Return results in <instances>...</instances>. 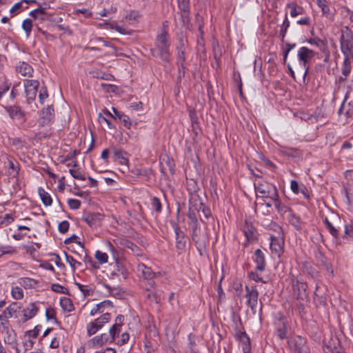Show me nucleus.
Returning a JSON list of instances; mask_svg holds the SVG:
<instances>
[{
	"instance_id": "nucleus-9",
	"label": "nucleus",
	"mask_w": 353,
	"mask_h": 353,
	"mask_svg": "<svg viewBox=\"0 0 353 353\" xmlns=\"http://www.w3.org/2000/svg\"><path fill=\"white\" fill-rule=\"evenodd\" d=\"M15 71L21 77H30L33 72L32 67L25 61H19L15 66Z\"/></svg>"
},
{
	"instance_id": "nucleus-41",
	"label": "nucleus",
	"mask_w": 353,
	"mask_h": 353,
	"mask_svg": "<svg viewBox=\"0 0 353 353\" xmlns=\"http://www.w3.org/2000/svg\"><path fill=\"white\" fill-rule=\"evenodd\" d=\"M177 61L179 63V72H181V68L185 69V51H177Z\"/></svg>"
},
{
	"instance_id": "nucleus-28",
	"label": "nucleus",
	"mask_w": 353,
	"mask_h": 353,
	"mask_svg": "<svg viewBox=\"0 0 353 353\" xmlns=\"http://www.w3.org/2000/svg\"><path fill=\"white\" fill-rule=\"evenodd\" d=\"M60 305L65 312H72L74 310V305L70 299L62 297L60 299Z\"/></svg>"
},
{
	"instance_id": "nucleus-48",
	"label": "nucleus",
	"mask_w": 353,
	"mask_h": 353,
	"mask_svg": "<svg viewBox=\"0 0 353 353\" xmlns=\"http://www.w3.org/2000/svg\"><path fill=\"white\" fill-rule=\"evenodd\" d=\"M282 152L284 155L293 158L299 155V150L292 148H285L283 149Z\"/></svg>"
},
{
	"instance_id": "nucleus-23",
	"label": "nucleus",
	"mask_w": 353,
	"mask_h": 353,
	"mask_svg": "<svg viewBox=\"0 0 353 353\" xmlns=\"http://www.w3.org/2000/svg\"><path fill=\"white\" fill-rule=\"evenodd\" d=\"M192 121V132L194 134L193 137V141L196 142V137L200 135L202 132L201 129L199 126L196 117H194L192 114L190 115Z\"/></svg>"
},
{
	"instance_id": "nucleus-38",
	"label": "nucleus",
	"mask_w": 353,
	"mask_h": 353,
	"mask_svg": "<svg viewBox=\"0 0 353 353\" xmlns=\"http://www.w3.org/2000/svg\"><path fill=\"white\" fill-rule=\"evenodd\" d=\"M190 225L192 228V240L195 242H197L198 241V233H197V231L199 228V221L198 219L197 220H194V221H190Z\"/></svg>"
},
{
	"instance_id": "nucleus-57",
	"label": "nucleus",
	"mask_w": 353,
	"mask_h": 353,
	"mask_svg": "<svg viewBox=\"0 0 353 353\" xmlns=\"http://www.w3.org/2000/svg\"><path fill=\"white\" fill-rule=\"evenodd\" d=\"M185 353H200L199 350L196 348L195 342L190 340V342L185 350Z\"/></svg>"
},
{
	"instance_id": "nucleus-22",
	"label": "nucleus",
	"mask_w": 353,
	"mask_h": 353,
	"mask_svg": "<svg viewBox=\"0 0 353 353\" xmlns=\"http://www.w3.org/2000/svg\"><path fill=\"white\" fill-rule=\"evenodd\" d=\"M19 283L26 289H31L37 286L38 281L33 279L24 277L19 279Z\"/></svg>"
},
{
	"instance_id": "nucleus-7",
	"label": "nucleus",
	"mask_w": 353,
	"mask_h": 353,
	"mask_svg": "<svg viewBox=\"0 0 353 353\" xmlns=\"http://www.w3.org/2000/svg\"><path fill=\"white\" fill-rule=\"evenodd\" d=\"M7 324L8 321L1 322V325L3 326V330L1 331L2 337L6 343L16 350V353H20V350L16 347V335L12 330L9 329L6 326Z\"/></svg>"
},
{
	"instance_id": "nucleus-29",
	"label": "nucleus",
	"mask_w": 353,
	"mask_h": 353,
	"mask_svg": "<svg viewBox=\"0 0 353 353\" xmlns=\"http://www.w3.org/2000/svg\"><path fill=\"white\" fill-rule=\"evenodd\" d=\"M350 59H347L345 57L343 66H342V74H343L344 77H339L340 81H345L346 77L348 76V74L350 72V70H351Z\"/></svg>"
},
{
	"instance_id": "nucleus-39",
	"label": "nucleus",
	"mask_w": 353,
	"mask_h": 353,
	"mask_svg": "<svg viewBox=\"0 0 353 353\" xmlns=\"http://www.w3.org/2000/svg\"><path fill=\"white\" fill-rule=\"evenodd\" d=\"M287 7L291 9L290 14L292 17L303 13V8L300 6L297 7L295 3H290L287 5Z\"/></svg>"
},
{
	"instance_id": "nucleus-61",
	"label": "nucleus",
	"mask_w": 353,
	"mask_h": 353,
	"mask_svg": "<svg viewBox=\"0 0 353 353\" xmlns=\"http://www.w3.org/2000/svg\"><path fill=\"white\" fill-rule=\"evenodd\" d=\"M14 221V218L9 214H6L0 222V226H7Z\"/></svg>"
},
{
	"instance_id": "nucleus-15",
	"label": "nucleus",
	"mask_w": 353,
	"mask_h": 353,
	"mask_svg": "<svg viewBox=\"0 0 353 353\" xmlns=\"http://www.w3.org/2000/svg\"><path fill=\"white\" fill-rule=\"evenodd\" d=\"M237 337L239 339V341L243 344V353H250L251 347L250 341L248 335L245 333V332H239V333H237Z\"/></svg>"
},
{
	"instance_id": "nucleus-51",
	"label": "nucleus",
	"mask_w": 353,
	"mask_h": 353,
	"mask_svg": "<svg viewBox=\"0 0 353 353\" xmlns=\"http://www.w3.org/2000/svg\"><path fill=\"white\" fill-rule=\"evenodd\" d=\"M69 172L72 175V176L75 179H79V180H82V181H85L86 179V176H85V174L81 173V172H80L79 169H77V170L70 169Z\"/></svg>"
},
{
	"instance_id": "nucleus-21",
	"label": "nucleus",
	"mask_w": 353,
	"mask_h": 353,
	"mask_svg": "<svg viewBox=\"0 0 353 353\" xmlns=\"http://www.w3.org/2000/svg\"><path fill=\"white\" fill-rule=\"evenodd\" d=\"M272 184H270L268 183H263L261 182L254 183L255 190L259 192V193L265 195L266 197L270 194V188H272Z\"/></svg>"
},
{
	"instance_id": "nucleus-18",
	"label": "nucleus",
	"mask_w": 353,
	"mask_h": 353,
	"mask_svg": "<svg viewBox=\"0 0 353 353\" xmlns=\"http://www.w3.org/2000/svg\"><path fill=\"white\" fill-rule=\"evenodd\" d=\"M316 259L318 263L321 265L323 266L326 271L330 272L332 275L334 274V270L332 269V264L328 262L327 259L321 252H318L316 255Z\"/></svg>"
},
{
	"instance_id": "nucleus-20",
	"label": "nucleus",
	"mask_w": 353,
	"mask_h": 353,
	"mask_svg": "<svg viewBox=\"0 0 353 353\" xmlns=\"http://www.w3.org/2000/svg\"><path fill=\"white\" fill-rule=\"evenodd\" d=\"M38 307L35 303H30L26 308L23 310V321H26L32 318L37 314Z\"/></svg>"
},
{
	"instance_id": "nucleus-2",
	"label": "nucleus",
	"mask_w": 353,
	"mask_h": 353,
	"mask_svg": "<svg viewBox=\"0 0 353 353\" xmlns=\"http://www.w3.org/2000/svg\"><path fill=\"white\" fill-rule=\"evenodd\" d=\"M25 93L26 97V102L30 105L32 110L34 111L38 105L37 103H32L35 100L37 90L39 87V82L37 80H25L23 82Z\"/></svg>"
},
{
	"instance_id": "nucleus-19",
	"label": "nucleus",
	"mask_w": 353,
	"mask_h": 353,
	"mask_svg": "<svg viewBox=\"0 0 353 353\" xmlns=\"http://www.w3.org/2000/svg\"><path fill=\"white\" fill-rule=\"evenodd\" d=\"M113 153L115 160L119 161L121 165H128V159L126 157L128 153L124 150L113 148Z\"/></svg>"
},
{
	"instance_id": "nucleus-26",
	"label": "nucleus",
	"mask_w": 353,
	"mask_h": 353,
	"mask_svg": "<svg viewBox=\"0 0 353 353\" xmlns=\"http://www.w3.org/2000/svg\"><path fill=\"white\" fill-rule=\"evenodd\" d=\"M55 121L54 108L52 105L46 108V125L52 124Z\"/></svg>"
},
{
	"instance_id": "nucleus-16",
	"label": "nucleus",
	"mask_w": 353,
	"mask_h": 353,
	"mask_svg": "<svg viewBox=\"0 0 353 353\" xmlns=\"http://www.w3.org/2000/svg\"><path fill=\"white\" fill-rule=\"evenodd\" d=\"M20 307L17 303H13L10 304L3 312V315H0V321H7V318H10L13 316V314L17 312Z\"/></svg>"
},
{
	"instance_id": "nucleus-10",
	"label": "nucleus",
	"mask_w": 353,
	"mask_h": 353,
	"mask_svg": "<svg viewBox=\"0 0 353 353\" xmlns=\"http://www.w3.org/2000/svg\"><path fill=\"white\" fill-rule=\"evenodd\" d=\"M315 56V52L307 47H301L298 52V57L305 67L306 64Z\"/></svg>"
},
{
	"instance_id": "nucleus-62",
	"label": "nucleus",
	"mask_w": 353,
	"mask_h": 353,
	"mask_svg": "<svg viewBox=\"0 0 353 353\" xmlns=\"http://www.w3.org/2000/svg\"><path fill=\"white\" fill-rule=\"evenodd\" d=\"M69 226H70L69 222L68 221H63L59 224V227H58L59 231L61 233L64 234L68 232V230L69 229Z\"/></svg>"
},
{
	"instance_id": "nucleus-3",
	"label": "nucleus",
	"mask_w": 353,
	"mask_h": 353,
	"mask_svg": "<svg viewBox=\"0 0 353 353\" xmlns=\"http://www.w3.org/2000/svg\"><path fill=\"white\" fill-rule=\"evenodd\" d=\"M289 276L296 299L298 301H307L309 292L307 283L299 281L292 272L290 273Z\"/></svg>"
},
{
	"instance_id": "nucleus-47",
	"label": "nucleus",
	"mask_w": 353,
	"mask_h": 353,
	"mask_svg": "<svg viewBox=\"0 0 353 353\" xmlns=\"http://www.w3.org/2000/svg\"><path fill=\"white\" fill-rule=\"evenodd\" d=\"M145 296L152 302L154 301L158 303L161 301L160 296L155 292H152L147 290Z\"/></svg>"
},
{
	"instance_id": "nucleus-59",
	"label": "nucleus",
	"mask_w": 353,
	"mask_h": 353,
	"mask_svg": "<svg viewBox=\"0 0 353 353\" xmlns=\"http://www.w3.org/2000/svg\"><path fill=\"white\" fill-rule=\"evenodd\" d=\"M77 239H78V236L76 234H73L70 237L66 239L64 241V243L65 244H69V243H70L72 242H75V243H78L79 245H81L82 252H84L83 244L81 241H76Z\"/></svg>"
},
{
	"instance_id": "nucleus-43",
	"label": "nucleus",
	"mask_w": 353,
	"mask_h": 353,
	"mask_svg": "<svg viewBox=\"0 0 353 353\" xmlns=\"http://www.w3.org/2000/svg\"><path fill=\"white\" fill-rule=\"evenodd\" d=\"M151 205L157 213H160L162 211V205L159 198L153 196L151 199Z\"/></svg>"
},
{
	"instance_id": "nucleus-11",
	"label": "nucleus",
	"mask_w": 353,
	"mask_h": 353,
	"mask_svg": "<svg viewBox=\"0 0 353 353\" xmlns=\"http://www.w3.org/2000/svg\"><path fill=\"white\" fill-rule=\"evenodd\" d=\"M253 260L256 264V270H259L260 272L265 270L266 265L265 254L261 249H257L255 250Z\"/></svg>"
},
{
	"instance_id": "nucleus-63",
	"label": "nucleus",
	"mask_w": 353,
	"mask_h": 353,
	"mask_svg": "<svg viewBox=\"0 0 353 353\" xmlns=\"http://www.w3.org/2000/svg\"><path fill=\"white\" fill-rule=\"evenodd\" d=\"M77 285L81 292L83 294L84 297L91 295V289L89 288L88 285H84L80 283H77Z\"/></svg>"
},
{
	"instance_id": "nucleus-4",
	"label": "nucleus",
	"mask_w": 353,
	"mask_h": 353,
	"mask_svg": "<svg viewBox=\"0 0 353 353\" xmlns=\"http://www.w3.org/2000/svg\"><path fill=\"white\" fill-rule=\"evenodd\" d=\"M203 202L199 196L192 195L189 199V208L188 212V217L190 221H194L198 219V214L202 208Z\"/></svg>"
},
{
	"instance_id": "nucleus-36",
	"label": "nucleus",
	"mask_w": 353,
	"mask_h": 353,
	"mask_svg": "<svg viewBox=\"0 0 353 353\" xmlns=\"http://www.w3.org/2000/svg\"><path fill=\"white\" fill-rule=\"evenodd\" d=\"M64 254L65 256L66 261L70 264L72 272H75L77 265L79 267L82 266V263L80 261L75 259L73 256L68 254L65 252H64Z\"/></svg>"
},
{
	"instance_id": "nucleus-46",
	"label": "nucleus",
	"mask_w": 353,
	"mask_h": 353,
	"mask_svg": "<svg viewBox=\"0 0 353 353\" xmlns=\"http://www.w3.org/2000/svg\"><path fill=\"white\" fill-rule=\"evenodd\" d=\"M11 293L14 299H21L23 297V292L21 287H12Z\"/></svg>"
},
{
	"instance_id": "nucleus-31",
	"label": "nucleus",
	"mask_w": 353,
	"mask_h": 353,
	"mask_svg": "<svg viewBox=\"0 0 353 353\" xmlns=\"http://www.w3.org/2000/svg\"><path fill=\"white\" fill-rule=\"evenodd\" d=\"M30 15L34 18L35 21L40 20L41 23H43L44 20V8L40 6L39 8L31 11Z\"/></svg>"
},
{
	"instance_id": "nucleus-8",
	"label": "nucleus",
	"mask_w": 353,
	"mask_h": 353,
	"mask_svg": "<svg viewBox=\"0 0 353 353\" xmlns=\"http://www.w3.org/2000/svg\"><path fill=\"white\" fill-rule=\"evenodd\" d=\"M114 114H111L108 110H106L105 113L114 119H119V121L123 123L124 126L127 128H130L131 126V121L130 117L125 115L124 113L117 110L115 108H112Z\"/></svg>"
},
{
	"instance_id": "nucleus-6",
	"label": "nucleus",
	"mask_w": 353,
	"mask_h": 353,
	"mask_svg": "<svg viewBox=\"0 0 353 353\" xmlns=\"http://www.w3.org/2000/svg\"><path fill=\"white\" fill-rule=\"evenodd\" d=\"M178 8L181 18L182 26H188L190 23V0H177Z\"/></svg>"
},
{
	"instance_id": "nucleus-49",
	"label": "nucleus",
	"mask_w": 353,
	"mask_h": 353,
	"mask_svg": "<svg viewBox=\"0 0 353 353\" xmlns=\"http://www.w3.org/2000/svg\"><path fill=\"white\" fill-rule=\"evenodd\" d=\"M307 42L310 44L319 46L321 50H324L327 44L326 41L321 40L319 38L310 39L307 40Z\"/></svg>"
},
{
	"instance_id": "nucleus-55",
	"label": "nucleus",
	"mask_w": 353,
	"mask_h": 353,
	"mask_svg": "<svg viewBox=\"0 0 353 353\" xmlns=\"http://www.w3.org/2000/svg\"><path fill=\"white\" fill-rule=\"evenodd\" d=\"M35 3V1H33V0H22L21 2H19V3H15L10 10V12L11 14H13V13H15L16 12H17L22 6V3Z\"/></svg>"
},
{
	"instance_id": "nucleus-64",
	"label": "nucleus",
	"mask_w": 353,
	"mask_h": 353,
	"mask_svg": "<svg viewBox=\"0 0 353 353\" xmlns=\"http://www.w3.org/2000/svg\"><path fill=\"white\" fill-rule=\"evenodd\" d=\"M272 188L273 189L274 192L272 194H270L268 197H270L274 202L279 201V196L278 193L277 188L275 185H272Z\"/></svg>"
},
{
	"instance_id": "nucleus-14",
	"label": "nucleus",
	"mask_w": 353,
	"mask_h": 353,
	"mask_svg": "<svg viewBox=\"0 0 353 353\" xmlns=\"http://www.w3.org/2000/svg\"><path fill=\"white\" fill-rule=\"evenodd\" d=\"M283 243H284L283 240L276 237L272 236L270 242V249L272 252L277 254L279 256L283 252Z\"/></svg>"
},
{
	"instance_id": "nucleus-24",
	"label": "nucleus",
	"mask_w": 353,
	"mask_h": 353,
	"mask_svg": "<svg viewBox=\"0 0 353 353\" xmlns=\"http://www.w3.org/2000/svg\"><path fill=\"white\" fill-rule=\"evenodd\" d=\"M61 15H64V14L61 12L52 13L51 12L46 11V19L48 20L54 25L62 21Z\"/></svg>"
},
{
	"instance_id": "nucleus-12",
	"label": "nucleus",
	"mask_w": 353,
	"mask_h": 353,
	"mask_svg": "<svg viewBox=\"0 0 353 353\" xmlns=\"http://www.w3.org/2000/svg\"><path fill=\"white\" fill-rule=\"evenodd\" d=\"M173 228L176 237V248L179 250H182L185 248L186 245L185 234L177 225H173Z\"/></svg>"
},
{
	"instance_id": "nucleus-60",
	"label": "nucleus",
	"mask_w": 353,
	"mask_h": 353,
	"mask_svg": "<svg viewBox=\"0 0 353 353\" xmlns=\"http://www.w3.org/2000/svg\"><path fill=\"white\" fill-rule=\"evenodd\" d=\"M345 236H347L353 239V219L351 220L350 223L345 226Z\"/></svg>"
},
{
	"instance_id": "nucleus-56",
	"label": "nucleus",
	"mask_w": 353,
	"mask_h": 353,
	"mask_svg": "<svg viewBox=\"0 0 353 353\" xmlns=\"http://www.w3.org/2000/svg\"><path fill=\"white\" fill-rule=\"evenodd\" d=\"M318 6L321 8V10L323 14H330V8L326 5V1L325 0H316Z\"/></svg>"
},
{
	"instance_id": "nucleus-17",
	"label": "nucleus",
	"mask_w": 353,
	"mask_h": 353,
	"mask_svg": "<svg viewBox=\"0 0 353 353\" xmlns=\"http://www.w3.org/2000/svg\"><path fill=\"white\" fill-rule=\"evenodd\" d=\"M248 298V304L252 309L253 313H255V310L258 303V298H259V292L256 288V286H254L252 292L250 295L247 296Z\"/></svg>"
},
{
	"instance_id": "nucleus-13",
	"label": "nucleus",
	"mask_w": 353,
	"mask_h": 353,
	"mask_svg": "<svg viewBox=\"0 0 353 353\" xmlns=\"http://www.w3.org/2000/svg\"><path fill=\"white\" fill-rule=\"evenodd\" d=\"M301 268L303 273L307 274L313 279H316L320 276L319 272L307 261L302 263Z\"/></svg>"
},
{
	"instance_id": "nucleus-45",
	"label": "nucleus",
	"mask_w": 353,
	"mask_h": 353,
	"mask_svg": "<svg viewBox=\"0 0 353 353\" xmlns=\"http://www.w3.org/2000/svg\"><path fill=\"white\" fill-rule=\"evenodd\" d=\"M324 223L325 224V226L327 229L329 230L330 233L335 238H337L339 235L338 230L332 225V224L329 221L327 218H325L323 220Z\"/></svg>"
},
{
	"instance_id": "nucleus-44",
	"label": "nucleus",
	"mask_w": 353,
	"mask_h": 353,
	"mask_svg": "<svg viewBox=\"0 0 353 353\" xmlns=\"http://www.w3.org/2000/svg\"><path fill=\"white\" fill-rule=\"evenodd\" d=\"M213 52H214V59L216 61L217 67H219V61L221 59V57L222 56V51L220 48V46L217 45H214L213 46Z\"/></svg>"
},
{
	"instance_id": "nucleus-54",
	"label": "nucleus",
	"mask_w": 353,
	"mask_h": 353,
	"mask_svg": "<svg viewBox=\"0 0 353 353\" xmlns=\"http://www.w3.org/2000/svg\"><path fill=\"white\" fill-rule=\"evenodd\" d=\"M94 256L101 263H105L108 262V256L105 252H102L99 250H97L95 253Z\"/></svg>"
},
{
	"instance_id": "nucleus-40",
	"label": "nucleus",
	"mask_w": 353,
	"mask_h": 353,
	"mask_svg": "<svg viewBox=\"0 0 353 353\" xmlns=\"http://www.w3.org/2000/svg\"><path fill=\"white\" fill-rule=\"evenodd\" d=\"M277 336L280 339H285L287 337V327L284 322H281L278 325L276 329Z\"/></svg>"
},
{
	"instance_id": "nucleus-35",
	"label": "nucleus",
	"mask_w": 353,
	"mask_h": 353,
	"mask_svg": "<svg viewBox=\"0 0 353 353\" xmlns=\"http://www.w3.org/2000/svg\"><path fill=\"white\" fill-rule=\"evenodd\" d=\"M108 341V336L105 334H102L100 336H97L92 338L90 341L93 345L102 346L105 343Z\"/></svg>"
},
{
	"instance_id": "nucleus-32",
	"label": "nucleus",
	"mask_w": 353,
	"mask_h": 353,
	"mask_svg": "<svg viewBox=\"0 0 353 353\" xmlns=\"http://www.w3.org/2000/svg\"><path fill=\"white\" fill-rule=\"evenodd\" d=\"M8 112L10 117L12 119H21L23 117L21 110L17 106L10 107L8 109Z\"/></svg>"
},
{
	"instance_id": "nucleus-42",
	"label": "nucleus",
	"mask_w": 353,
	"mask_h": 353,
	"mask_svg": "<svg viewBox=\"0 0 353 353\" xmlns=\"http://www.w3.org/2000/svg\"><path fill=\"white\" fill-rule=\"evenodd\" d=\"M121 325H119L118 324H114L109 330V334L110 336V342H114L115 340L116 336H117L121 331Z\"/></svg>"
},
{
	"instance_id": "nucleus-1",
	"label": "nucleus",
	"mask_w": 353,
	"mask_h": 353,
	"mask_svg": "<svg viewBox=\"0 0 353 353\" xmlns=\"http://www.w3.org/2000/svg\"><path fill=\"white\" fill-rule=\"evenodd\" d=\"M341 49L347 59L353 58V34L351 30L345 26L341 29L340 38Z\"/></svg>"
},
{
	"instance_id": "nucleus-34",
	"label": "nucleus",
	"mask_w": 353,
	"mask_h": 353,
	"mask_svg": "<svg viewBox=\"0 0 353 353\" xmlns=\"http://www.w3.org/2000/svg\"><path fill=\"white\" fill-rule=\"evenodd\" d=\"M99 216V214L97 213H88L83 216L82 219L92 227L96 224Z\"/></svg>"
},
{
	"instance_id": "nucleus-30",
	"label": "nucleus",
	"mask_w": 353,
	"mask_h": 353,
	"mask_svg": "<svg viewBox=\"0 0 353 353\" xmlns=\"http://www.w3.org/2000/svg\"><path fill=\"white\" fill-rule=\"evenodd\" d=\"M243 231L248 241L254 239L255 228L252 225H248L246 222L245 225L243 226Z\"/></svg>"
},
{
	"instance_id": "nucleus-53",
	"label": "nucleus",
	"mask_w": 353,
	"mask_h": 353,
	"mask_svg": "<svg viewBox=\"0 0 353 353\" xmlns=\"http://www.w3.org/2000/svg\"><path fill=\"white\" fill-rule=\"evenodd\" d=\"M142 267V274L145 279H151L154 276L155 273L150 268H148L144 265H143Z\"/></svg>"
},
{
	"instance_id": "nucleus-27",
	"label": "nucleus",
	"mask_w": 353,
	"mask_h": 353,
	"mask_svg": "<svg viewBox=\"0 0 353 353\" xmlns=\"http://www.w3.org/2000/svg\"><path fill=\"white\" fill-rule=\"evenodd\" d=\"M168 34L163 31L157 39V47H170V43L168 39Z\"/></svg>"
},
{
	"instance_id": "nucleus-37",
	"label": "nucleus",
	"mask_w": 353,
	"mask_h": 353,
	"mask_svg": "<svg viewBox=\"0 0 353 353\" xmlns=\"http://www.w3.org/2000/svg\"><path fill=\"white\" fill-rule=\"evenodd\" d=\"M46 319L52 324L58 325L59 323L56 318V312L52 308L46 309Z\"/></svg>"
},
{
	"instance_id": "nucleus-5",
	"label": "nucleus",
	"mask_w": 353,
	"mask_h": 353,
	"mask_svg": "<svg viewBox=\"0 0 353 353\" xmlns=\"http://www.w3.org/2000/svg\"><path fill=\"white\" fill-rule=\"evenodd\" d=\"M110 319V314L105 313L101 317L97 319L94 322H91L87 325V332L89 336L94 334L97 330L103 327L104 323Z\"/></svg>"
},
{
	"instance_id": "nucleus-50",
	"label": "nucleus",
	"mask_w": 353,
	"mask_h": 353,
	"mask_svg": "<svg viewBox=\"0 0 353 353\" xmlns=\"http://www.w3.org/2000/svg\"><path fill=\"white\" fill-rule=\"evenodd\" d=\"M33 26V22L30 19H26L23 21L22 28L26 32L27 36L30 35Z\"/></svg>"
},
{
	"instance_id": "nucleus-52",
	"label": "nucleus",
	"mask_w": 353,
	"mask_h": 353,
	"mask_svg": "<svg viewBox=\"0 0 353 353\" xmlns=\"http://www.w3.org/2000/svg\"><path fill=\"white\" fill-rule=\"evenodd\" d=\"M41 325L36 326L34 330L27 332V335L30 339H36L39 334V332L41 330ZM29 342L30 343V345H32L34 343L32 339H30Z\"/></svg>"
},
{
	"instance_id": "nucleus-58",
	"label": "nucleus",
	"mask_w": 353,
	"mask_h": 353,
	"mask_svg": "<svg viewBox=\"0 0 353 353\" xmlns=\"http://www.w3.org/2000/svg\"><path fill=\"white\" fill-rule=\"evenodd\" d=\"M68 204L69 207L72 210H77L81 206V201L75 199H70L68 200Z\"/></svg>"
},
{
	"instance_id": "nucleus-25",
	"label": "nucleus",
	"mask_w": 353,
	"mask_h": 353,
	"mask_svg": "<svg viewBox=\"0 0 353 353\" xmlns=\"http://www.w3.org/2000/svg\"><path fill=\"white\" fill-rule=\"evenodd\" d=\"M132 173L136 176H143L145 177L146 181H149L150 176L152 174V170L151 168H134L132 170Z\"/></svg>"
},
{
	"instance_id": "nucleus-33",
	"label": "nucleus",
	"mask_w": 353,
	"mask_h": 353,
	"mask_svg": "<svg viewBox=\"0 0 353 353\" xmlns=\"http://www.w3.org/2000/svg\"><path fill=\"white\" fill-rule=\"evenodd\" d=\"M170 47H157L159 50V56L161 60L169 63L170 62Z\"/></svg>"
}]
</instances>
